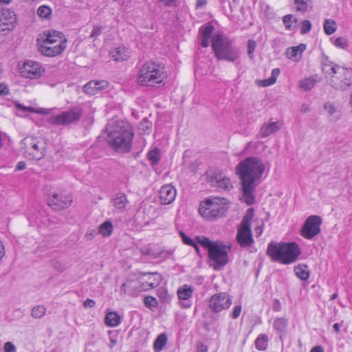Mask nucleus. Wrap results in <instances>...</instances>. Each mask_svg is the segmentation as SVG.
<instances>
[{
	"instance_id": "obj_40",
	"label": "nucleus",
	"mask_w": 352,
	"mask_h": 352,
	"mask_svg": "<svg viewBox=\"0 0 352 352\" xmlns=\"http://www.w3.org/2000/svg\"><path fill=\"white\" fill-rule=\"evenodd\" d=\"M337 29L336 23L333 20L326 19L324 22V31L327 35L333 34Z\"/></svg>"
},
{
	"instance_id": "obj_20",
	"label": "nucleus",
	"mask_w": 352,
	"mask_h": 352,
	"mask_svg": "<svg viewBox=\"0 0 352 352\" xmlns=\"http://www.w3.org/2000/svg\"><path fill=\"white\" fill-rule=\"evenodd\" d=\"M41 42L49 44H64L66 45L67 39L63 34L56 30H50L47 33L43 32V37L41 38Z\"/></svg>"
},
{
	"instance_id": "obj_47",
	"label": "nucleus",
	"mask_w": 352,
	"mask_h": 352,
	"mask_svg": "<svg viewBox=\"0 0 352 352\" xmlns=\"http://www.w3.org/2000/svg\"><path fill=\"white\" fill-rule=\"evenodd\" d=\"M104 30V27L100 25H95L93 27V30L90 34V38H97Z\"/></svg>"
},
{
	"instance_id": "obj_13",
	"label": "nucleus",
	"mask_w": 352,
	"mask_h": 352,
	"mask_svg": "<svg viewBox=\"0 0 352 352\" xmlns=\"http://www.w3.org/2000/svg\"><path fill=\"white\" fill-rule=\"evenodd\" d=\"M232 305L231 298L226 293L212 295L208 302V307L213 313H219L228 309Z\"/></svg>"
},
{
	"instance_id": "obj_4",
	"label": "nucleus",
	"mask_w": 352,
	"mask_h": 352,
	"mask_svg": "<svg viewBox=\"0 0 352 352\" xmlns=\"http://www.w3.org/2000/svg\"><path fill=\"white\" fill-rule=\"evenodd\" d=\"M211 47L217 60L234 63L240 57L239 50L223 32H217L213 34Z\"/></svg>"
},
{
	"instance_id": "obj_21",
	"label": "nucleus",
	"mask_w": 352,
	"mask_h": 352,
	"mask_svg": "<svg viewBox=\"0 0 352 352\" xmlns=\"http://www.w3.org/2000/svg\"><path fill=\"white\" fill-rule=\"evenodd\" d=\"M177 192L175 187L170 184L164 185L160 191V198L162 204H171L176 197Z\"/></svg>"
},
{
	"instance_id": "obj_51",
	"label": "nucleus",
	"mask_w": 352,
	"mask_h": 352,
	"mask_svg": "<svg viewBox=\"0 0 352 352\" xmlns=\"http://www.w3.org/2000/svg\"><path fill=\"white\" fill-rule=\"evenodd\" d=\"M324 109L325 111H327V113L329 114V115H333L334 114L336 111H337V108L336 107L331 103V102H327L324 104Z\"/></svg>"
},
{
	"instance_id": "obj_16",
	"label": "nucleus",
	"mask_w": 352,
	"mask_h": 352,
	"mask_svg": "<svg viewBox=\"0 0 352 352\" xmlns=\"http://www.w3.org/2000/svg\"><path fill=\"white\" fill-rule=\"evenodd\" d=\"M72 198L70 195L53 192L48 198V205L56 210H61L70 206Z\"/></svg>"
},
{
	"instance_id": "obj_34",
	"label": "nucleus",
	"mask_w": 352,
	"mask_h": 352,
	"mask_svg": "<svg viewBox=\"0 0 352 352\" xmlns=\"http://www.w3.org/2000/svg\"><path fill=\"white\" fill-rule=\"evenodd\" d=\"M146 156L151 164L152 166H156L159 164L160 160V151L159 148H155L148 152Z\"/></svg>"
},
{
	"instance_id": "obj_55",
	"label": "nucleus",
	"mask_w": 352,
	"mask_h": 352,
	"mask_svg": "<svg viewBox=\"0 0 352 352\" xmlns=\"http://www.w3.org/2000/svg\"><path fill=\"white\" fill-rule=\"evenodd\" d=\"M241 309H242V307L241 305H236L234 307V309L232 311V317L234 318V319H236L237 318L241 312Z\"/></svg>"
},
{
	"instance_id": "obj_64",
	"label": "nucleus",
	"mask_w": 352,
	"mask_h": 352,
	"mask_svg": "<svg viewBox=\"0 0 352 352\" xmlns=\"http://www.w3.org/2000/svg\"><path fill=\"white\" fill-rule=\"evenodd\" d=\"M323 348L321 346H314L310 352H323Z\"/></svg>"
},
{
	"instance_id": "obj_43",
	"label": "nucleus",
	"mask_w": 352,
	"mask_h": 352,
	"mask_svg": "<svg viewBox=\"0 0 352 352\" xmlns=\"http://www.w3.org/2000/svg\"><path fill=\"white\" fill-rule=\"evenodd\" d=\"M144 304L147 308L151 310H153L154 309L157 308L158 305L157 299L151 296H147L144 298Z\"/></svg>"
},
{
	"instance_id": "obj_1",
	"label": "nucleus",
	"mask_w": 352,
	"mask_h": 352,
	"mask_svg": "<svg viewBox=\"0 0 352 352\" xmlns=\"http://www.w3.org/2000/svg\"><path fill=\"white\" fill-rule=\"evenodd\" d=\"M265 166L261 159L248 157L241 161L236 166V173L240 179L243 201L248 206L255 202L254 192L261 183Z\"/></svg>"
},
{
	"instance_id": "obj_14",
	"label": "nucleus",
	"mask_w": 352,
	"mask_h": 352,
	"mask_svg": "<svg viewBox=\"0 0 352 352\" xmlns=\"http://www.w3.org/2000/svg\"><path fill=\"white\" fill-rule=\"evenodd\" d=\"M199 214L208 220H212L223 216L225 210L223 206L215 204L211 200H206L204 205H201L199 208Z\"/></svg>"
},
{
	"instance_id": "obj_38",
	"label": "nucleus",
	"mask_w": 352,
	"mask_h": 352,
	"mask_svg": "<svg viewBox=\"0 0 352 352\" xmlns=\"http://www.w3.org/2000/svg\"><path fill=\"white\" fill-rule=\"evenodd\" d=\"M294 3L296 5V10L302 13L308 10V8L311 4V0H294Z\"/></svg>"
},
{
	"instance_id": "obj_8",
	"label": "nucleus",
	"mask_w": 352,
	"mask_h": 352,
	"mask_svg": "<svg viewBox=\"0 0 352 352\" xmlns=\"http://www.w3.org/2000/svg\"><path fill=\"white\" fill-rule=\"evenodd\" d=\"M230 250V246L217 241V243L208 252L210 265L215 270L224 267L229 261L228 253Z\"/></svg>"
},
{
	"instance_id": "obj_27",
	"label": "nucleus",
	"mask_w": 352,
	"mask_h": 352,
	"mask_svg": "<svg viewBox=\"0 0 352 352\" xmlns=\"http://www.w3.org/2000/svg\"><path fill=\"white\" fill-rule=\"evenodd\" d=\"M279 129L280 126L278 122L265 124L261 128L260 135L261 138H266Z\"/></svg>"
},
{
	"instance_id": "obj_58",
	"label": "nucleus",
	"mask_w": 352,
	"mask_h": 352,
	"mask_svg": "<svg viewBox=\"0 0 352 352\" xmlns=\"http://www.w3.org/2000/svg\"><path fill=\"white\" fill-rule=\"evenodd\" d=\"M16 108H17L18 110H22L23 112H27V111L33 112L34 111V109H33L32 107H23V106H22L21 104H16Z\"/></svg>"
},
{
	"instance_id": "obj_24",
	"label": "nucleus",
	"mask_w": 352,
	"mask_h": 352,
	"mask_svg": "<svg viewBox=\"0 0 352 352\" xmlns=\"http://www.w3.org/2000/svg\"><path fill=\"white\" fill-rule=\"evenodd\" d=\"M106 80H91L83 87L84 91L89 95H95L98 91H101L107 87Z\"/></svg>"
},
{
	"instance_id": "obj_41",
	"label": "nucleus",
	"mask_w": 352,
	"mask_h": 352,
	"mask_svg": "<svg viewBox=\"0 0 352 352\" xmlns=\"http://www.w3.org/2000/svg\"><path fill=\"white\" fill-rule=\"evenodd\" d=\"M46 312V308L43 305L34 307L31 311V316L34 318H42Z\"/></svg>"
},
{
	"instance_id": "obj_2",
	"label": "nucleus",
	"mask_w": 352,
	"mask_h": 352,
	"mask_svg": "<svg viewBox=\"0 0 352 352\" xmlns=\"http://www.w3.org/2000/svg\"><path fill=\"white\" fill-rule=\"evenodd\" d=\"M107 131V141L116 151L126 153L131 150L133 132L127 122L118 123L113 127L108 124Z\"/></svg>"
},
{
	"instance_id": "obj_42",
	"label": "nucleus",
	"mask_w": 352,
	"mask_h": 352,
	"mask_svg": "<svg viewBox=\"0 0 352 352\" xmlns=\"http://www.w3.org/2000/svg\"><path fill=\"white\" fill-rule=\"evenodd\" d=\"M196 239L200 245L208 250V252L217 243V241H212L208 238L204 236H197Z\"/></svg>"
},
{
	"instance_id": "obj_5",
	"label": "nucleus",
	"mask_w": 352,
	"mask_h": 352,
	"mask_svg": "<svg viewBox=\"0 0 352 352\" xmlns=\"http://www.w3.org/2000/svg\"><path fill=\"white\" fill-rule=\"evenodd\" d=\"M164 78V67L155 62L148 61L140 67L137 82L142 86L153 87L162 83Z\"/></svg>"
},
{
	"instance_id": "obj_26",
	"label": "nucleus",
	"mask_w": 352,
	"mask_h": 352,
	"mask_svg": "<svg viewBox=\"0 0 352 352\" xmlns=\"http://www.w3.org/2000/svg\"><path fill=\"white\" fill-rule=\"evenodd\" d=\"M129 51L125 47H118L111 52V57L115 61H122L129 57Z\"/></svg>"
},
{
	"instance_id": "obj_15",
	"label": "nucleus",
	"mask_w": 352,
	"mask_h": 352,
	"mask_svg": "<svg viewBox=\"0 0 352 352\" xmlns=\"http://www.w3.org/2000/svg\"><path fill=\"white\" fill-rule=\"evenodd\" d=\"M45 69L37 62L28 60L24 62L22 67L20 68V73L22 76L26 78H38L44 72Z\"/></svg>"
},
{
	"instance_id": "obj_53",
	"label": "nucleus",
	"mask_w": 352,
	"mask_h": 352,
	"mask_svg": "<svg viewBox=\"0 0 352 352\" xmlns=\"http://www.w3.org/2000/svg\"><path fill=\"white\" fill-rule=\"evenodd\" d=\"M4 352H16V348L11 342H6L3 346Z\"/></svg>"
},
{
	"instance_id": "obj_22",
	"label": "nucleus",
	"mask_w": 352,
	"mask_h": 352,
	"mask_svg": "<svg viewBox=\"0 0 352 352\" xmlns=\"http://www.w3.org/2000/svg\"><path fill=\"white\" fill-rule=\"evenodd\" d=\"M177 296L179 300H183L180 302V305L183 308H189L191 306L190 299L193 294V289L191 286L184 285L177 289Z\"/></svg>"
},
{
	"instance_id": "obj_63",
	"label": "nucleus",
	"mask_w": 352,
	"mask_h": 352,
	"mask_svg": "<svg viewBox=\"0 0 352 352\" xmlns=\"http://www.w3.org/2000/svg\"><path fill=\"white\" fill-rule=\"evenodd\" d=\"M4 255H5L4 245H3L2 242L0 241V261L2 260Z\"/></svg>"
},
{
	"instance_id": "obj_33",
	"label": "nucleus",
	"mask_w": 352,
	"mask_h": 352,
	"mask_svg": "<svg viewBox=\"0 0 352 352\" xmlns=\"http://www.w3.org/2000/svg\"><path fill=\"white\" fill-rule=\"evenodd\" d=\"M288 325V320L285 318H277L273 323V328L278 332H284L286 331Z\"/></svg>"
},
{
	"instance_id": "obj_31",
	"label": "nucleus",
	"mask_w": 352,
	"mask_h": 352,
	"mask_svg": "<svg viewBox=\"0 0 352 352\" xmlns=\"http://www.w3.org/2000/svg\"><path fill=\"white\" fill-rule=\"evenodd\" d=\"M120 323V316L115 311L107 314L105 316V324L108 327H116Z\"/></svg>"
},
{
	"instance_id": "obj_29",
	"label": "nucleus",
	"mask_w": 352,
	"mask_h": 352,
	"mask_svg": "<svg viewBox=\"0 0 352 352\" xmlns=\"http://www.w3.org/2000/svg\"><path fill=\"white\" fill-rule=\"evenodd\" d=\"M316 76H310L309 78L300 80L298 81V87L300 89H301L303 91H308L312 89L316 82L317 80L316 79Z\"/></svg>"
},
{
	"instance_id": "obj_3",
	"label": "nucleus",
	"mask_w": 352,
	"mask_h": 352,
	"mask_svg": "<svg viewBox=\"0 0 352 352\" xmlns=\"http://www.w3.org/2000/svg\"><path fill=\"white\" fill-rule=\"evenodd\" d=\"M267 254L272 261L289 265L296 261L301 250L296 242H270L267 245Z\"/></svg>"
},
{
	"instance_id": "obj_23",
	"label": "nucleus",
	"mask_w": 352,
	"mask_h": 352,
	"mask_svg": "<svg viewBox=\"0 0 352 352\" xmlns=\"http://www.w3.org/2000/svg\"><path fill=\"white\" fill-rule=\"evenodd\" d=\"M142 290L140 282L133 280H128L124 283L120 287L122 294L131 296H135L137 292Z\"/></svg>"
},
{
	"instance_id": "obj_35",
	"label": "nucleus",
	"mask_w": 352,
	"mask_h": 352,
	"mask_svg": "<svg viewBox=\"0 0 352 352\" xmlns=\"http://www.w3.org/2000/svg\"><path fill=\"white\" fill-rule=\"evenodd\" d=\"M307 266L306 265L299 264L294 269L295 274L300 279L307 280L309 277V273L307 270Z\"/></svg>"
},
{
	"instance_id": "obj_62",
	"label": "nucleus",
	"mask_w": 352,
	"mask_h": 352,
	"mask_svg": "<svg viewBox=\"0 0 352 352\" xmlns=\"http://www.w3.org/2000/svg\"><path fill=\"white\" fill-rule=\"evenodd\" d=\"M158 1L163 3L164 5L166 6H170L173 3H175L176 1V0H158Z\"/></svg>"
},
{
	"instance_id": "obj_61",
	"label": "nucleus",
	"mask_w": 352,
	"mask_h": 352,
	"mask_svg": "<svg viewBox=\"0 0 352 352\" xmlns=\"http://www.w3.org/2000/svg\"><path fill=\"white\" fill-rule=\"evenodd\" d=\"M281 305L278 300H276L274 305H273V310L276 311H278L280 310Z\"/></svg>"
},
{
	"instance_id": "obj_17",
	"label": "nucleus",
	"mask_w": 352,
	"mask_h": 352,
	"mask_svg": "<svg viewBox=\"0 0 352 352\" xmlns=\"http://www.w3.org/2000/svg\"><path fill=\"white\" fill-rule=\"evenodd\" d=\"M208 181L213 186L226 190L233 187L230 179L220 171L210 172L208 175Z\"/></svg>"
},
{
	"instance_id": "obj_12",
	"label": "nucleus",
	"mask_w": 352,
	"mask_h": 352,
	"mask_svg": "<svg viewBox=\"0 0 352 352\" xmlns=\"http://www.w3.org/2000/svg\"><path fill=\"white\" fill-rule=\"evenodd\" d=\"M16 17L14 11L3 8L0 10V34L6 35L16 26Z\"/></svg>"
},
{
	"instance_id": "obj_19",
	"label": "nucleus",
	"mask_w": 352,
	"mask_h": 352,
	"mask_svg": "<svg viewBox=\"0 0 352 352\" xmlns=\"http://www.w3.org/2000/svg\"><path fill=\"white\" fill-rule=\"evenodd\" d=\"M162 279L161 274L157 272L144 273L140 280L142 289L148 290L157 287Z\"/></svg>"
},
{
	"instance_id": "obj_52",
	"label": "nucleus",
	"mask_w": 352,
	"mask_h": 352,
	"mask_svg": "<svg viewBox=\"0 0 352 352\" xmlns=\"http://www.w3.org/2000/svg\"><path fill=\"white\" fill-rule=\"evenodd\" d=\"M293 20V15L292 14H287L283 16V22L285 25L286 29L291 30L292 25L291 22Z\"/></svg>"
},
{
	"instance_id": "obj_45",
	"label": "nucleus",
	"mask_w": 352,
	"mask_h": 352,
	"mask_svg": "<svg viewBox=\"0 0 352 352\" xmlns=\"http://www.w3.org/2000/svg\"><path fill=\"white\" fill-rule=\"evenodd\" d=\"M51 13V8L47 6H41L37 10V14L42 18H48Z\"/></svg>"
},
{
	"instance_id": "obj_9",
	"label": "nucleus",
	"mask_w": 352,
	"mask_h": 352,
	"mask_svg": "<svg viewBox=\"0 0 352 352\" xmlns=\"http://www.w3.org/2000/svg\"><path fill=\"white\" fill-rule=\"evenodd\" d=\"M82 109L75 106L58 115H53L49 118V122L56 126H71L76 125L82 116Z\"/></svg>"
},
{
	"instance_id": "obj_49",
	"label": "nucleus",
	"mask_w": 352,
	"mask_h": 352,
	"mask_svg": "<svg viewBox=\"0 0 352 352\" xmlns=\"http://www.w3.org/2000/svg\"><path fill=\"white\" fill-rule=\"evenodd\" d=\"M334 45L337 47L342 49H346L348 47V41L343 37H338L334 41Z\"/></svg>"
},
{
	"instance_id": "obj_44",
	"label": "nucleus",
	"mask_w": 352,
	"mask_h": 352,
	"mask_svg": "<svg viewBox=\"0 0 352 352\" xmlns=\"http://www.w3.org/2000/svg\"><path fill=\"white\" fill-rule=\"evenodd\" d=\"M335 63L331 61L328 58H326L322 63V70L325 74L329 75Z\"/></svg>"
},
{
	"instance_id": "obj_57",
	"label": "nucleus",
	"mask_w": 352,
	"mask_h": 352,
	"mask_svg": "<svg viewBox=\"0 0 352 352\" xmlns=\"http://www.w3.org/2000/svg\"><path fill=\"white\" fill-rule=\"evenodd\" d=\"M95 305V301L92 299H87L84 302H83V306L85 308H87V307H94Z\"/></svg>"
},
{
	"instance_id": "obj_6",
	"label": "nucleus",
	"mask_w": 352,
	"mask_h": 352,
	"mask_svg": "<svg viewBox=\"0 0 352 352\" xmlns=\"http://www.w3.org/2000/svg\"><path fill=\"white\" fill-rule=\"evenodd\" d=\"M254 215V209L248 208L237 228L236 240L241 248H249L254 242L251 230Z\"/></svg>"
},
{
	"instance_id": "obj_11",
	"label": "nucleus",
	"mask_w": 352,
	"mask_h": 352,
	"mask_svg": "<svg viewBox=\"0 0 352 352\" xmlns=\"http://www.w3.org/2000/svg\"><path fill=\"white\" fill-rule=\"evenodd\" d=\"M322 219L318 215H311L301 228L300 234L307 239H311L320 232Z\"/></svg>"
},
{
	"instance_id": "obj_46",
	"label": "nucleus",
	"mask_w": 352,
	"mask_h": 352,
	"mask_svg": "<svg viewBox=\"0 0 352 352\" xmlns=\"http://www.w3.org/2000/svg\"><path fill=\"white\" fill-rule=\"evenodd\" d=\"M256 47V43L255 41L252 39H250L248 41V55L250 59H253L254 58V51Z\"/></svg>"
},
{
	"instance_id": "obj_39",
	"label": "nucleus",
	"mask_w": 352,
	"mask_h": 352,
	"mask_svg": "<svg viewBox=\"0 0 352 352\" xmlns=\"http://www.w3.org/2000/svg\"><path fill=\"white\" fill-rule=\"evenodd\" d=\"M280 73V69H278V68L273 69L272 71V74H271L270 78L268 79L264 80L262 82L261 85L263 87H267V86L273 85L274 83H275L276 78L279 76Z\"/></svg>"
},
{
	"instance_id": "obj_10",
	"label": "nucleus",
	"mask_w": 352,
	"mask_h": 352,
	"mask_svg": "<svg viewBox=\"0 0 352 352\" xmlns=\"http://www.w3.org/2000/svg\"><path fill=\"white\" fill-rule=\"evenodd\" d=\"M45 142L40 138L27 137L21 141L24 155L30 160H40L44 156Z\"/></svg>"
},
{
	"instance_id": "obj_18",
	"label": "nucleus",
	"mask_w": 352,
	"mask_h": 352,
	"mask_svg": "<svg viewBox=\"0 0 352 352\" xmlns=\"http://www.w3.org/2000/svg\"><path fill=\"white\" fill-rule=\"evenodd\" d=\"M38 51L44 56L53 57L60 54L66 48L67 45L64 44H49L41 42V38L37 39Z\"/></svg>"
},
{
	"instance_id": "obj_50",
	"label": "nucleus",
	"mask_w": 352,
	"mask_h": 352,
	"mask_svg": "<svg viewBox=\"0 0 352 352\" xmlns=\"http://www.w3.org/2000/svg\"><path fill=\"white\" fill-rule=\"evenodd\" d=\"M179 235H180V236L182 239V241L184 244L188 245L190 246L195 245V242H194V241L192 239H190L187 235H186V234L184 232H183L182 231L179 232Z\"/></svg>"
},
{
	"instance_id": "obj_37",
	"label": "nucleus",
	"mask_w": 352,
	"mask_h": 352,
	"mask_svg": "<svg viewBox=\"0 0 352 352\" xmlns=\"http://www.w3.org/2000/svg\"><path fill=\"white\" fill-rule=\"evenodd\" d=\"M113 230V224L111 221H109L102 223L99 226V232L104 237L109 236L112 234Z\"/></svg>"
},
{
	"instance_id": "obj_7",
	"label": "nucleus",
	"mask_w": 352,
	"mask_h": 352,
	"mask_svg": "<svg viewBox=\"0 0 352 352\" xmlns=\"http://www.w3.org/2000/svg\"><path fill=\"white\" fill-rule=\"evenodd\" d=\"M330 85L337 90H345L351 85V69L334 64L329 74Z\"/></svg>"
},
{
	"instance_id": "obj_60",
	"label": "nucleus",
	"mask_w": 352,
	"mask_h": 352,
	"mask_svg": "<svg viewBox=\"0 0 352 352\" xmlns=\"http://www.w3.org/2000/svg\"><path fill=\"white\" fill-rule=\"evenodd\" d=\"M26 167V164L23 162V161H21V162H19L16 166V170H23Z\"/></svg>"
},
{
	"instance_id": "obj_28",
	"label": "nucleus",
	"mask_w": 352,
	"mask_h": 352,
	"mask_svg": "<svg viewBox=\"0 0 352 352\" xmlns=\"http://www.w3.org/2000/svg\"><path fill=\"white\" fill-rule=\"evenodd\" d=\"M305 44H300L298 46H294L290 48H288L287 50V56L290 59L298 60L299 58H300L301 54L305 50Z\"/></svg>"
},
{
	"instance_id": "obj_32",
	"label": "nucleus",
	"mask_w": 352,
	"mask_h": 352,
	"mask_svg": "<svg viewBox=\"0 0 352 352\" xmlns=\"http://www.w3.org/2000/svg\"><path fill=\"white\" fill-rule=\"evenodd\" d=\"M113 206L118 209L125 208L128 204V199L124 194H117L116 196L112 199Z\"/></svg>"
},
{
	"instance_id": "obj_25",
	"label": "nucleus",
	"mask_w": 352,
	"mask_h": 352,
	"mask_svg": "<svg viewBox=\"0 0 352 352\" xmlns=\"http://www.w3.org/2000/svg\"><path fill=\"white\" fill-rule=\"evenodd\" d=\"M214 30V27L211 23H208L203 25L199 29V32L201 36V45L204 47H207L210 45V39H212V33Z\"/></svg>"
},
{
	"instance_id": "obj_59",
	"label": "nucleus",
	"mask_w": 352,
	"mask_h": 352,
	"mask_svg": "<svg viewBox=\"0 0 352 352\" xmlns=\"http://www.w3.org/2000/svg\"><path fill=\"white\" fill-rule=\"evenodd\" d=\"M151 122L146 120V119H144L142 122L141 123V126H142V130H145L144 129H148L151 126Z\"/></svg>"
},
{
	"instance_id": "obj_54",
	"label": "nucleus",
	"mask_w": 352,
	"mask_h": 352,
	"mask_svg": "<svg viewBox=\"0 0 352 352\" xmlns=\"http://www.w3.org/2000/svg\"><path fill=\"white\" fill-rule=\"evenodd\" d=\"M53 267L54 270L58 271L59 272H63L65 270V265L58 261L54 262Z\"/></svg>"
},
{
	"instance_id": "obj_48",
	"label": "nucleus",
	"mask_w": 352,
	"mask_h": 352,
	"mask_svg": "<svg viewBox=\"0 0 352 352\" xmlns=\"http://www.w3.org/2000/svg\"><path fill=\"white\" fill-rule=\"evenodd\" d=\"M311 28V23L309 20H303L300 25V33L305 34L308 33Z\"/></svg>"
},
{
	"instance_id": "obj_30",
	"label": "nucleus",
	"mask_w": 352,
	"mask_h": 352,
	"mask_svg": "<svg viewBox=\"0 0 352 352\" xmlns=\"http://www.w3.org/2000/svg\"><path fill=\"white\" fill-rule=\"evenodd\" d=\"M269 337L264 333L259 334L254 341V345L257 350L265 351L268 346Z\"/></svg>"
},
{
	"instance_id": "obj_36",
	"label": "nucleus",
	"mask_w": 352,
	"mask_h": 352,
	"mask_svg": "<svg viewBox=\"0 0 352 352\" xmlns=\"http://www.w3.org/2000/svg\"><path fill=\"white\" fill-rule=\"evenodd\" d=\"M167 342V336L165 333H161L157 336L153 344V348L156 352L161 351Z\"/></svg>"
},
{
	"instance_id": "obj_56",
	"label": "nucleus",
	"mask_w": 352,
	"mask_h": 352,
	"mask_svg": "<svg viewBox=\"0 0 352 352\" xmlns=\"http://www.w3.org/2000/svg\"><path fill=\"white\" fill-rule=\"evenodd\" d=\"M9 89L6 85L0 84V96H6L8 94Z\"/></svg>"
}]
</instances>
